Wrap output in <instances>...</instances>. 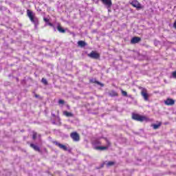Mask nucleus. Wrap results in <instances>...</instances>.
<instances>
[{
	"instance_id": "1",
	"label": "nucleus",
	"mask_w": 176,
	"mask_h": 176,
	"mask_svg": "<svg viewBox=\"0 0 176 176\" xmlns=\"http://www.w3.org/2000/svg\"><path fill=\"white\" fill-rule=\"evenodd\" d=\"M92 144L94 146V149L100 150V151H105V150L108 149V148H109V146H111V143H109V142H107V146H98V145H101V142H100V140H94L92 142Z\"/></svg>"
},
{
	"instance_id": "2",
	"label": "nucleus",
	"mask_w": 176,
	"mask_h": 176,
	"mask_svg": "<svg viewBox=\"0 0 176 176\" xmlns=\"http://www.w3.org/2000/svg\"><path fill=\"white\" fill-rule=\"evenodd\" d=\"M27 14L28 17H29L30 21L34 24L35 27L36 28V25L39 24V21H38V18L35 16V14L34 12L28 10H27Z\"/></svg>"
},
{
	"instance_id": "3",
	"label": "nucleus",
	"mask_w": 176,
	"mask_h": 176,
	"mask_svg": "<svg viewBox=\"0 0 176 176\" xmlns=\"http://www.w3.org/2000/svg\"><path fill=\"white\" fill-rule=\"evenodd\" d=\"M132 118L134 120H138V122H145L148 120V118L146 116H140L138 114H134V113L132 115Z\"/></svg>"
},
{
	"instance_id": "4",
	"label": "nucleus",
	"mask_w": 176,
	"mask_h": 176,
	"mask_svg": "<svg viewBox=\"0 0 176 176\" xmlns=\"http://www.w3.org/2000/svg\"><path fill=\"white\" fill-rule=\"evenodd\" d=\"M71 138H72L73 141L75 142H78L79 140H80V138L79 136V134L77 132H72L70 134Z\"/></svg>"
},
{
	"instance_id": "5",
	"label": "nucleus",
	"mask_w": 176,
	"mask_h": 176,
	"mask_svg": "<svg viewBox=\"0 0 176 176\" xmlns=\"http://www.w3.org/2000/svg\"><path fill=\"white\" fill-rule=\"evenodd\" d=\"M141 94L144 100V101H148L149 100V94L146 92V89H143L141 91Z\"/></svg>"
},
{
	"instance_id": "6",
	"label": "nucleus",
	"mask_w": 176,
	"mask_h": 176,
	"mask_svg": "<svg viewBox=\"0 0 176 176\" xmlns=\"http://www.w3.org/2000/svg\"><path fill=\"white\" fill-rule=\"evenodd\" d=\"M88 57L97 60V58H100V54L95 52L94 51H92L90 54H88Z\"/></svg>"
},
{
	"instance_id": "7",
	"label": "nucleus",
	"mask_w": 176,
	"mask_h": 176,
	"mask_svg": "<svg viewBox=\"0 0 176 176\" xmlns=\"http://www.w3.org/2000/svg\"><path fill=\"white\" fill-rule=\"evenodd\" d=\"M54 144H55L56 146H58L60 149H63V151H68V147L67 146L61 144L58 142H54Z\"/></svg>"
},
{
	"instance_id": "8",
	"label": "nucleus",
	"mask_w": 176,
	"mask_h": 176,
	"mask_svg": "<svg viewBox=\"0 0 176 176\" xmlns=\"http://www.w3.org/2000/svg\"><path fill=\"white\" fill-rule=\"evenodd\" d=\"M131 5H132V6H133V8H136V9H142V7L141 6V4L138 1H133L131 3Z\"/></svg>"
},
{
	"instance_id": "9",
	"label": "nucleus",
	"mask_w": 176,
	"mask_h": 176,
	"mask_svg": "<svg viewBox=\"0 0 176 176\" xmlns=\"http://www.w3.org/2000/svg\"><path fill=\"white\" fill-rule=\"evenodd\" d=\"M103 4L109 9L112 6V1L111 0H101Z\"/></svg>"
},
{
	"instance_id": "10",
	"label": "nucleus",
	"mask_w": 176,
	"mask_h": 176,
	"mask_svg": "<svg viewBox=\"0 0 176 176\" xmlns=\"http://www.w3.org/2000/svg\"><path fill=\"white\" fill-rule=\"evenodd\" d=\"M166 105H174L175 104V100L171 98H168L164 101Z\"/></svg>"
},
{
	"instance_id": "11",
	"label": "nucleus",
	"mask_w": 176,
	"mask_h": 176,
	"mask_svg": "<svg viewBox=\"0 0 176 176\" xmlns=\"http://www.w3.org/2000/svg\"><path fill=\"white\" fill-rule=\"evenodd\" d=\"M141 41V38L140 37H133L131 40V43H138V42Z\"/></svg>"
},
{
	"instance_id": "12",
	"label": "nucleus",
	"mask_w": 176,
	"mask_h": 176,
	"mask_svg": "<svg viewBox=\"0 0 176 176\" xmlns=\"http://www.w3.org/2000/svg\"><path fill=\"white\" fill-rule=\"evenodd\" d=\"M78 45L80 47H85V46H87V43H86V42L83 41H79L78 42Z\"/></svg>"
},
{
	"instance_id": "13",
	"label": "nucleus",
	"mask_w": 176,
	"mask_h": 176,
	"mask_svg": "<svg viewBox=\"0 0 176 176\" xmlns=\"http://www.w3.org/2000/svg\"><path fill=\"white\" fill-rule=\"evenodd\" d=\"M30 146H31V148L34 149L36 152H41V148H39V146H38L34 144H31Z\"/></svg>"
},
{
	"instance_id": "14",
	"label": "nucleus",
	"mask_w": 176,
	"mask_h": 176,
	"mask_svg": "<svg viewBox=\"0 0 176 176\" xmlns=\"http://www.w3.org/2000/svg\"><path fill=\"white\" fill-rule=\"evenodd\" d=\"M57 30L58 31H59V32H60L61 34H64V32H65V30H64V28H63L61 27V25H58L57 26Z\"/></svg>"
},
{
	"instance_id": "15",
	"label": "nucleus",
	"mask_w": 176,
	"mask_h": 176,
	"mask_svg": "<svg viewBox=\"0 0 176 176\" xmlns=\"http://www.w3.org/2000/svg\"><path fill=\"white\" fill-rule=\"evenodd\" d=\"M63 113L65 116H67V118H72V116H74V114L72 113H69L68 111H64Z\"/></svg>"
},
{
	"instance_id": "16",
	"label": "nucleus",
	"mask_w": 176,
	"mask_h": 176,
	"mask_svg": "<svg viewBox=\"0 0 176 176\" xmlns=\"http://www.w3.org/2000/svg\"><path fill=\"white\" fill-rule=\"evenodd\" d=\"M161 124H160V123L158 124H153V129H154L155 130H156V129H159V127H160Z\"/></svg>"
},
{
	"instance_id": "17",
	"label": "nucleus",
	"mask_w": 176,
	"mask_h": 176,
	"mask_svg": "<svg viewBox=\"0 0 176 176\" xmlns=\"http://www.w3.org/2000/svg\"><path fill=\"white\" fill-rule=\"evenodd\" d=\"M113 164H115V163L113 162H109L107 164V167H111V166H113Z\"/></svg>"
},
{
	"instance_id": "18",
	"label": "nucleus",
	"mask_w": 176,
	"mask_h": 176,
	"mask_svg": "<svg viewBox=\"0 0 176 176\" xmlns=\"http://www.w3.org/2000/svg\"><path fill=\"white\" fill-rule=\"evenodd\" d=\"M41 82L42 83H43V85H47V80H46L45 78H42Z\"/></svg>"
},
{
	"instance_id": "19",
	"label": "nucleus",
	"mask_w": 176,
	"mask_h": 176,
	"mask_svg": "<svg viewBox=\"0 0 176 176\" xmlns=\"http://www.w3.org/2000/svg\"><path fill=\"white\" fill-rule=\"evenodd\" d=\"M170 78H173L174 79H176V71L172 72V76Z\"/></svg>"
},
{
	"instance_id": "20",
	"label": "nucleus",
	"mask_w": 176,
	"mask_h": 176,
	"mask_svg": "<svg viewBox=\"0 0 176 176\" xmlns=\"http://www.w3.org/2000/svg\"><path fill=\"white\" fill-rule=\"evenodd\" d=\"M121 93L122 96H124V97H127V93L126 92V91L121 90Z\"/></svg>"
},
{
	"instance_id": "21",
	"label": "nucleus",
	"mask_w": 176,
	"mask_h": 176,
	"mask_svg": "<svg viewBox=\"0 0 176 176\" xmlns=\"http://www.w3.org/2000/svg\"><path fill=\"white\" fill-rule=\"evenodd\" d=\"M36 132H33V136H32V138L33 140H36Z\"/></svg>"
},
{
	"instance_id": "22",
	"label": "nucleus",
	"mask_w": 176,
	"mask_h": 176,
	"mask_svg": "<svg viewBox=\"0 0 176 176\" xmlns=\"http://www.w3.org/2000/svg\"><path fill=\"white\" fill-rule=\"evenodd\" d=\"M96 83H97V85H100V86H101V87H104V84H102L98 81H96Z\"/></svg>"
},
{
	"instance_id": "23",
	"label": "nucleus",
	"mask_w": 176,
	"mask_h": 176,
	"mask_svg": "<svg viewBox=\"0 0 176 176\" xmlns=\"http://www.w3.org/2000/svg\"><path fill=\"white\" fill-rule=\"evenodd\" d=\"M43 21H45V23H49V19L44 17L43 18Z\"/></svg>"
},
{
	"instance_id": "24",
	"label": "nucleus",
	"mask_w": 176,
	"mask_h": 176,
	"mask_svg": "<svg viewBox=\"0 0 176 176\" xmlns=\"http://www.w3.org/2000/svg\"><path fill=\"white\" fill-rule=\"evenodd\" d=\"M48 25H50V27H53L54 31H56V28H54V25H53V23H50Z\"/></svg>"
},
{
	"instance_id": "25",
	"label": "nucleus",
	"mask_w": 176,
	"mask_h": 176,
	"mask_svg": "<svg viewBox=\"0 0 176 176\" xmlns=\"http://www.w3.org/2000/svg\"><path fill=\"white\" fill-rule=\"evenodd\" d=\"M58 104H64V100H58Z\"/></svg>"
},
{
	"instance_id": "26",
	"label": "nucleus",
	"mask_w": 176,
	"mask_h": 176,
	"mask_svg": "<svg viewBox=\"0 0 176 176\" xmlns=\"http://www.w3.org/2000/svg\"><path fill=\"white\" fill-rule=\"evenodd\" d=\"M49 23H50V22H49V21H48V22H46L45 25V26H46V25H49Z\"/></svg>"
},
{
	"instance_id": "27",
	"label": "nucleus",
	"mask_w": 176,
	"mask_h": 176,
	"mask_svg": "<svg viewBox=\"0 0 176 176\" xmlns=\"http://www.w3.org/2000/svg\"><path fill=\"white\" fill-rule=\"evenodd\" d=\"M38 138H41V135H38Z\"/></svg>"
},
{
	"instance_id": "28",
	"label": "nucleus",
	"mask_w": 176,
	"mask_h": 176,
	"mask_svg": "<svg viewBox=\"0 0 176 176\" xmlns=\"http://www.w3.org/2000/svg\"><path fill=\"white\" fill-rule=\"evenodd\" d=\"M36 97H38L37 95H36Z\"/></svg>"
}]
</instances>
